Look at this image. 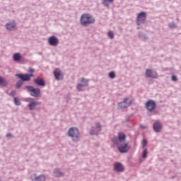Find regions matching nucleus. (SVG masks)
<instances>
[{
    "instance_id": "f257e3e1",
    "label": "nucleus",
    "mask_w": 181,
    "mask_h": 181,
    "mask_svg": "<svg viewBox=\"0 0 181 181\" xmlns=\"http://www.w3.org/2000/svg\"><path fill=\"white\" fill-rule=\"evenodd\" d=\"M119 139V141H118ZM117 138H113L112 141L115 145H117L119 152H127L130 149L126 141V135L123 132H119Z\"/></svg>"
},
{
    "instance_id": "f03ea898",
    "label": "nucleus",
    "mask_w": 181,
    "mask_h": 181,
    "mask_svg": "<svg viewBox=\"0 0 181 181\" xmlns=\"http://www.w3.org/2000/svg\"><path fill=\"white\" fill-rule=\"evenodd\" d=\"M94 22H95V19L91 15L85 13L81 16V24L83 26H88V25L94 23Z\"/></svg>"
},
{
    "instance_id": "7ed1b4c3",
    "label": "nucleus",
    "mask_w": 181,
    "mask_h": 181,
    "mask_svg": "<svg viewBox=\"0 0 181 181\" xmlns=\"http://www.w3.org/2000/svg\"><path fill=\"white\" fill-rule=\"evenodd\" d=\"M68 135L72 138L73 141H78L80 139V132L78 128H70L68 132Z\"/></svg>"
},
{
    "instance_id": "20e7f679",
    "label": "nucleus",
    "mask_w": 181,
    "mask_h": 181,
    "mask_svg": "<svg viewBox=\"0 0 181 181\" xmlns=\"http://www.w3.org/2000/svg\"><path fill=\"white\" fill-rule=\"evenodd\" d=\"M132 103H134L133 98L131 97L126 98L122 103H119L118 107L119 108H127V107H129Z\"/></svg>"
},
{
    "instance_id": "39448f33",
    "label": "nucleus",
    "mask_w": 181,
    "mask_h": 181,
    "mask_svg": "<svg viewBox=\"0 0 181 181\" xmlns=\"http://www.w3.org/2000/svg\"><path fill=\"white\" fill-rule=\"evenodd\" d=\"M145 21H146V13L145 12H141L139 13L136 18L137 25H139L141 23H144Z\"/></svg>"
},
{
    "instance_id": "423d86ee",
    "label": "nucleus",
    "mask_w": 181,
    "mask_h": 181,
    "mask_svg": "<svg viewBox=\"0 0 181 181\" xmlns=\"http://www.w3.org/2000/svg\"><path fill=\"white\" fill-rule=\"evenodd\" d=\"M26 88L30 91V93H33L34 97H39L40 94V88H35L32 86H27Z\"/></svg>"
},
{
    "instance_id": "0eeeda50",
    "label": "nucleus",
    "mask_w": 181,
    "mask_h": 181,
    "mask_svg": "<svg viewBox=\"0 0 181 181\" xmlns=\"http://www.w3.org/2000/svg\"><path fill=\"white\" fill-rule=\"evenodd\" d=\"M146 107L148 111H153L154 108L156 107V103L153 100H149L146 103Z\"/></svg>"
},
{
    "instance_id": "6e6552de",
    "label": "nucleus",
    "mask_w": 181,
    "mask_h": 181,
    "mask_svg": "<svg viewBox=\"0 0 181 181\" xmlns=\"http://www.w3.org/2000/svg\"><path fill=\"white\" fill-rule=\"evenodd\" d=\"M16 77H19L22 81H29L33 74H16Z\"/></svg>"
},
{
    "instance_id": "1a4fd4ad",
    "label": "nucleus",
    "mask_w": 181,
    "mask_h": 181,
    "mask_svg": "<svg viewBox=\"0 0 181 181\" xmlns=\"http://www.w3.org/2000/svg\"><path fill=\"white\" fill-rule=\"evenodd\" d=\"M48 42L51 46H57L59 43V40L57 37H55V36H51L49 38Z\"/></svg>"
},
{
    "instance_id": "9d476101",
    "label": "nucleus",
    "mask_w": 181,
    "mask_h": 181,
    "mask_svg": "<svg viewBox=\"0 0 181 181\" xmlns=\"http://www.w3.org/2000/svg\"><path fill=\"white\" fill-rule=\"evenodd\" d=\"M146 76H147V77H152L153 78H156V77H158L156 71H153V70L149 69L146 70Z\"/></svg>"
},
{
    "instance_id": "9b49d317",
    "label": "nucleus",
    "mask_w": 181,
    "mask_h": 181,
    "mask_svg": "<svg viewBox=\"0 0 181 181\" xmlns=\"http://www.w3.org/2000/svg\"><path fill=\"white\" fill-rule=\"evenodd\" d=\"M54 74L57 80H60L63 78V74L59 69H56L54 71Z\"/></svg>"
},
{
    "instance_id": "f8f14e48",
    "label": "nucleus",
    "mask_w": 181,
    "mask_h": 181,
    "mask_svg": "<svg viewBox=\"0 0 181 181\" xmlns=\"http://www.w3.org/2000/svg\"><path fill=\"white\" fill-rule=\"evenodd\" d=\"M153 129L156 131V132H160L162 129V124L157 121L156 122H154L153 124Z\"/></svg>"
},
{
    "instance_id": "ddd939ff",
    "label": "nucleus",
    "mask_w": 181,
    "mask_h": 181,
    "mask_svg": "<svg viewBox=\"0 0 181 181\" xmlns=\"http://www.w3.org/2000/svg\"><path fill=\"white\" fill-rule=\"evenodd\" d=\"M81 82L82 83V84H78L77 86V88L78 90H79V91L82 90L83 87L88 86V80H85V78H81Z\"/></svg>"
},
{
    "instance_id": "4468645a",
    "label": "nucleus",
    "mask_w": 181,
    "mask_h": 181,
    "mask_svg": "<svg viewBox=\"0 0 181 181\" xmlns=\"http://www.w3.org/2000/svg\"><path fill=\"white\" fill-rule=\"evenodd\" d=\"M115 169L118 172H123L124 168L123 165H122V163H120L119 162H116L115 163Z\"/></svg>"
},
{
    "instance_id": "2eb2a0df",
    "label": "nucleus",
    "mask_w": 181,
    "mask_h": 181,
    "mask_svg": "<svg viewBox=\"0 0 181 181\" xmlns=\"http://www.w3.org/2000/svg\"><path fill=\"white\" fill-rule=\"evenodd\" d=\"M34 83H35V84H37V86H41L42 87H44L45 86L44 80L40 78H35V80H34Z\"/></svg>"
},
{
    "instance_id": "dca6fc26",
    "label": "nucleus",
    "mask_w": 181,
    "mask_h": 181,
    "mask_svg": "<svg viewBox=\"0 0 181 181\" xmlns=\"http://www.w3.org/2000/svg\"><path fill=\"white\" fill-rule=\"evenodd\" d=\"M100 131H101V127L100 125V123L98 122L96 124V128L95 129H92L90 131V134L91 135H94L95 134H98V132H99Z\"/></svg>"
},
{
    "instance_id": "f3484780",
    "label": "nucleus",
    "mask_w": 181,
    "mask_h": 181,
    "mask_svg": "<svg viewBox=\"0 0 181 181\" xmlns=\"http://www.w3.org/2000/svg\"><path fill=\"white\" fill-rule=\"evenodd\" d=\"M6 28L8 30H13L16 28V23L14 22L12 23H7Z\"/></svg>"
},
{
    "instance_id": "a211bd4d",
    "label": "nucleus",
    "mask_w": 181,
    "mask_h": 181,
    "mask_svg": "<svg viewBox=\"0 0 181 181\" xmlns=\"http://www.w3.org/2000/svg\"><path fill=\"white\" fill-rule=\"evenodd\" d=\"M40 103L38 101H33L29 104V108L30 110H34V108L36 107V105H39Z\"/></svg>"
},
{
    "instance_id": "6ab92c4d",
    "label": "nucleus",
    "mask_w": 181,
    "mask_h": 181,
    "mask_svg": "<svg viewBox=\"0 0 181 181\" xmlns=\"http://www.w3.org/2000/svg\"><path fill=\"white\" fill-rule=\"evenodd\" d=\"M21 54L20 53H15L13 54V60L15 62H19L21 59Z\"/></svg>"
},
{
    "instance_id": "aec40b11",
    "label": "nucleus",
    "mask_w": 181,
    "mask_h": 181,
    "mask_svg": "<svg viewBox=\"0 0 181 181\" xmlns=\"http://www.w3.org/2000/svg\"><path fill=\"white\" fill-rule=\"evenodd\" d=\"M0 85L6 87V86H8V81L5 80L4 77H0Z\"/></svg>"
},
{
    "instance_id": "412c9836",
    "label": "nucleus",
    "mask_w": 181,
    "mask_h": 181,
    "mask_svg": "<svg viewBox=\"0 0 181 181\" xmlns=\"http://www.w3.org/2000/svg\"><path fill=\"white\" fill-rule=\"evenodd\" d=\"M45 180L46 177L44 175H41L40 176L35 177V181H45Z\"/></svg>"
},
{
    "instance_id": "4be33fe9",
    "label": "nucleus",
    "mask_w": 181,
    "mask_h": 181,
    "mask_svg": "<svg viewBox=\"0 0 181 181\" xmlns=\"http://www.w3.org/2000/svg\"><path fill=\"white\" fill-rule=\"evenodd\" d=\"M112 2H114V0H103V4L105 6H109V4H112Z\"/></svg>"
},
{
    "instance_id": "5701e85b",
    "label": "nucleus",
    "mask_w": 181,
    "mask_h": 181,
    "mask_svg": "<svg viewBox=\"0 0 181 181\" xmlns=\"http://www.w3.org/2000/svg\"><path fill=\"white\" fill-rule=\"evenodd\" d=\"M54 175L55 176H62L63 173H61L59 170V169H55L54 172Z\"/></svg>"
},
{
    "instance_id": "b1692460",
    "label": "nucleus",
    "mask_w": 181,
    "mask_h": 181,
    "mask_svg": "<svg viewBox=\"0 0 181 181\" xmlns=\"http://www.w3.org/2000/svg\"><path fill=\"white\" fill-rule=\"evenodd\" d=\"M109 77L110 78H115L116 77L115 71H110V73H109Z\"/></svg>"
},
{
    "instance_id": "393cba45",
    "label": "nucleus",
    "mask_w": 181,
    "mask_h": 181,
    "mask_svg": "<svg viewBox=\"0 0 181 181\" xmlns=\"http://www.w3.org/2000/svg\"><path fill=\"white\" fill-rule=\"evenodd\" d=\"M14 103L16 105H21V101L16 97L14 98Z\"/></svg>"
},
{
    "instance_id": "a878e982",
    "label": "nucleus",
    "mask_w": 181,
    "mask_h": 181,
    "mask_svg": "<svg viewBox=\"0 0 181 181\" xmlns=\"http://www.w3.org/2000/svg\"><path fill=\"white\" fill-rule=\"evenodd\" d=\"M147 155H148V151L147 149H144L143 151V158H146Z\"/></svg>"
},
{
    "instance_id": "bb28decb",
    "label": "nucleus",
    "mask_w": 181,
    "mask_h": 181,
    "mask_svg": "<svg viewBox=\"0 0 181 181\" xmlns=\"http://www.w3.org/2000/svg\"><path fill=\"white\" fill-rule=\"evenodd\" d=\"M108 36L110 37V39H114V33L113 32H109L108 33Z\"/></svg>"
},
{
    "instance_id": "cd10ccee",
    "label": "nucleus",
    "mask_w": 181,
    "mask_h": 181,
    "mask_svg": "<svg viewBox=\"0 0 181 181\" xmlns=\"http://www.w3.org/2000/svg\"><path fill=\"white\" fill-rule=\"evenodd\" d=\"M22 84H23V81H18V83H16L17 88H20V87H21V86H22Z\"/></svg>"
},
{
    "instance_id": "c85d7f7f",
    "label": "nucleus",
    "mask_w": 181,
    "mask_h": 181,
    "mask_svg": "<svg viewBox=\"0 0 181 181\" xmlns=\"http://www.w3.org/2000/svg\"><path fill=\"white\" fill-rule=\"evenodd\" d=\"M173 81H177V77L175 75L172 76Z\"/></svg>"
},
{
    "instance_id": "c756f323",
    "label": "nucleus",
    "mask_w": 181,
    "mask_h": 181,
    "mask_svg": "<svg viewBox=\"0 0 181 181\" xmlns=\"http://www.w3.org/2000/svg\"><path fill=\"white\" fill-rule=\"evenodd\" d=\"M146 145H147L146 139H143V141H142V146H146Z\"/></svg>"
},
{
    "instance_id": "7c9ffc66",
    "label": "nucleus",
    "mask_w": 181,
    "mask_h": 181,
    "mask_svg": "<svg viewBox=\"0 0 181 181\" xmlns=\"http://www.w3.org/2000/svg\"><path fill=\"white\" fill-rule=\"evenodd\" d=\"M169 26L170 28H176V25L175 23H170Z\"/></svg>"
},
{
    "instance_id": "2f4dec72",
    "label": "nucleus",
    "mask_w": 181,
    "mask_h": 181,
    "mask_svg": "<svg viewBox=\"0 0 181 181\" xmlns=\"http://www.w3.org/2000/svg\"><path fill=\"white\" fill-rule=\"evenodd\" d=\"M16 91H11V95H16Z\"/></svg>"
},
{
    "instance_id": "473e14b6",
    "label": "nucleus",
    "mask_w": 181,
    "mask_h": 181,
    "mask_svg": "<svg viewBox=\"0 0 181 181\" xmlns=\"http://www.w3.org/2000/svg\"><path fill=\"white\" fill-rule=\"evenodd\" d=\"M35 70L33 69H29V72L30 73H33Z\"/></svg>"
},
{
    "instance_id": "72a5a7b5",
    "label": "nucleus",
    "mask_w": 181,
    "mask_h": 181,
    "mask_svg": "<svg viewBox=\"0 0 181 181\" xmlns=\"http://www.w3.org/2000/svg\"><path fill=\"white\" fill-rule=\"evenodd\" d=\"M11 134H7L6 136H11Z\"/></svg>"
},
{
    "instance_id": "f704fd0d",
    "label": "nucleus",
    "mask_w": 181,
    "mask_h": 181,
    "mask_svg": "<svg viewBox=\"0 0 181 181\" xmlns=\"http://www.w3.org/2000/svg\"><path fill=\"white\" fill-rule=\"evenodd\" d=\"M141 128H146V127H144V125H141Z\"/></svg>"
}]
</instances>
